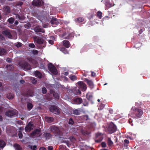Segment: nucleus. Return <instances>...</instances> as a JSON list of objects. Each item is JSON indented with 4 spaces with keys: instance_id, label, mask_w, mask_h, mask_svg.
Wrapping results in <instances>:
<instances>
[{
    "instance_id": "obj_1",
    "label": "nucleus",
    "mask_w": 150,
    "mask_h": 150,
    "mask_svg": "<svg viewBox=\"0 0 150 150\" xmlns=\"http://www.w3.org/2000/svg\"><path fill=\"white\" fill-rule=\"evenodd\" d=\"M48 68L52 74L56 75L57 74V71L56 68L51 63L48 64Z\"/></svg>"
},
{
    "instance_id": "obj_2",
    "label": "nucleus",
    "mask_w": 150,
    "mask_h": 150,
    "mask_svg": "<svg viewBox=\"0 0 150 150\" xmlns=\"http://www.w3.org/2000/svg\"><path fill=\"white\" fill-rule=\"evenodd\" d=\"M117 128L116 126L113 123L110 124L108 128V130L110 133H112L116 131Z\"/></svg>"
},
{
    "instance_id": "obj_3",
    "label": "nucleus",
    "mask_w": 150,
    "mask_h": 150,
    "mask_svg": "<svg viewBox=\"0 0 150 150\" xmlns=\"http://www.w3.org/2000/svg\"><path fill=\"white\" fill-rule=\"evenodd\" d=\"M59 20H57L54 17H52L50 21V23L52 26L53 27H54L59 23Z\"/></svg>"
},
{
    "instance_id": "obj_4",
    "label": "nucleus",
    "mask_w": 150,
    "mask_h": 150,
    "mask_svg": "<svg viewBox=\"0 0 150 150\" xmlns=\"http://www.w3.org/2000/svg\"><path fill=\"white\" fill-rule=\"evenodd\" d=\"M17 113V111L16 110H13L7 111L6 112L5 114L6 116L11 117L16 115Z\"/></svg>"
},
{
    "instance_id": "obj_5",
    "label": "nucleus",
    "mask_w": 150,
    "mask_h": 150,
    "mask_svg": "<svg viewBox=\"0 0 150 150\" xmlns=\"http://www.w3.org/2000/svg\"><path fill=\"white\" fill-rule=\"evenodd\" d=\"M60 36L62 39H68L73 36V34L71 33L69 34V33H65L61 35Z\"/></svg>"
},
{
    "instance_id": "obj_6",
    "label": "nucleus",
    "mask_w": 150,
    "mask_h": 150,
    "mask_svg": "<svg viewBox=\"0 0 150 150\" xmlns=\"http://www.w3.org/2000/svg\"><path fill=\"white\" fill-rule=\"evenodd\" d=\"M52 130L56 134V136H59L61 134L60 131L59 130L58 128L57 127L54 126H52L51 128Z\"/></svg>"
},
{
    "instance_id": "obj_7",
    "label": "nucleus",
    "mask_w": 150,
    "mask_h": 150,
    "mask_svg": "<svg viewBox=\"0 0 150 150\" xmlns=\"http://www.w3.org/2000/svg\"><path fill=\"white\" fill-rule=\"evenodd\" d=\"M43 3L42 0H34L32 2V4L34 6H40Z\"/></svg>"
},
{
    "instance_id": "obj_8",
    "label": "nucleus",
    "mask_w": 150,
    "mask_h": 150,
    "mask_svg": "<svg viewBox=\"0 0 150 150\" xmlns=\"http://www.w3.org/2000/svg\"><path fill=\"white\" fill-rule=\"evenodd\" d=\"M33 126L31 123L29 122L25 126V130L26 132H29L33 129Z\"/></svg>"
},
{
    "instance_id": "obj_9",
    "label": "nucleus",
    "mask_w": 150,
    "mask_h": 150,
    "mask_svg": "<svg viewBox=\"0 0 150 150\" xmlns=\"http://www.w3.org/2000/svg\"><path fill=\"white\" fill-rule=\"evenodd\" d=\"M19 65L22 68H24L25 69L30 70L31 69L30 66L26 62L23 63L22 65L21 64Z\"/></svg>"
},
{
    "instance_id": "obj_10",
    "label": "nucleus",
    "mask_w": 150,
    "mask_h": 150,
    "mask_svg": "<svg viewBox=\"0 0 150 150\" xmlns=\"http://www.w3.org/2000/svg\"><path fill=\"white\" fill-rule=\"evenodd\" d=\"M34 39L35 41L38 44H45V42H44L43 40L42 39H39L37 37H35Z\"/></svg>"
},
{
    "instance_id": "obj_11",
    "label": "nucleus",
    "mask_w": 150,
    "mask_h": 150,
    "mask_svg": "<svg viewBox=\"0 0 150 150\" xmlns=\"http://www.w3.org/2000/svg\"><path fill=\"white\" fill-rule=\"evenodd\" d=\"M77 83L79 86V87L81 88L83 91H85L86 89V85L83 82L80 81L78 82Z\"/></svg>"
},
{
    "instance_id": "obj_12",
    "label": "nucleus",
    "mask_w": 150,
    "mask_h": 150,
    "mask_svg": "<svg viewBox=\"0 0 150 150\" xmlns=\"http://www.w3.org/2000/svg\"><path fill=\"white\" fill-rule=\"evenodd\" d=\"M40 131L38 129H37L34 130L33 132L31 134L32 136H40Z\"/></svg>"
},
{
    "instance_id": "obj_13",
    "label": "nucleus",
    "mask_w": 150,
    "mask_h": 150,
    "mask_svg": "<svg viewBox=\"0 0 150 150\" xmlns=\"http://www.w3.org/2000/svg\"><path fill=\"white\" fill-rule=\"evenodd\" d=\"M48 15H46L45 17L41 16L39 19L42 22H46L48 20Z\"/></svg>"
},
{
    "instance_id": "obj_14",
    "label": "nucleus",
    "mask_w": 150,
    "mask_h": 150,
    "mask_svg": "<svg viewBox=\"0 0 150 150\" xmlns=\"http://www.w3.org/2000/svg\"><path fill=\"white\" fill-rule=\"evenodd\" d=\"M34 30L35 32H41L42 33H44L45 31L42 28H41L39 26H37L34 28Z\"/></svg>"
},
{
    "instance_id": "obj_15",
    "label": "nucleus",
    "mask_w": 150,
    "mask_h": 150,
    "mask_svg": "<svg viewBox=\"0 0 150 150\" xmlns=\"http://www.w3.org/2000/svg\"><path fill=\"white\" fill-rule=\"evenodd\" d=\"M82 102V100L81 98H77L74 100V103L76 104H80Z\"/></svg>"
},
{
    "instance_id": "obj_16",
    "label": "nucleus",
    "mask_w": 150,
    "mask_h": 150,
    "mask_svg": "<svg viewBox=\"0 0 150 150\" xmlns=\"http://www.w3.org/2000/svg\"><path fill=\"white\" fill-rule=\"evenodd\" d=\"M2 33L3 35H6V37L9 38H11V35L10 34V32L8 30H4L3 31Z\"/></svg>"
},
{
    "instance_id": "obj_17",
    "label": "nucleus",
    "mask_w": 150,
    "mask_h": 150,
    "mask_svg": "<svg viewBox=\"0 0 150 150\" xmlns=\"http://www.w3.org/2000/svg\"><path fill=\"white\" fill-rule=\"evenodd\" d=\"M50 92L51 94H53V95L55 98L56 99H59V96L57 93L55 92V91L52 90H51Z\"/></svg>"
},
{
    "instance_id": "obj_18",
    "label": "nucleus",
    "mask_w": 150,
    "mask_h": 150,
    "mask_svg": "<svg viewBox=\"0 0 150 150\" xmlns=\"http://www.w3.org/2000/svg\"><path fill=\"white\" fill-rule=\"evenodd\" d=\"M96 136L97 138H100V139L97 140H96V142H100L102 140V139L101 138L102 137V134L100 133H98L96 134Z\"/></svg>"
},
{
    "instance_id": "obj_19",
    "label": "nucleus",
    "mask_w": 150,
    "mask_h": 150,
    "mask_svg": "<svg viewBox=\"0 0 150 150\" xmlns=\"http://www.w3.org/2000/svg\"><path fill=\"white\" fill-rule=\"evenodd\" d=\"M64 45L67 48H69L70 46V44L69 41L64 40L63 41Z\"/></svg>"
},
{
    "instance_id": "obj_20",
    "label": "nucleus",
    "mask_w": 150,
    "mask_h": 150,
    "mask_svg": "<svg viewBox=\"0 0 150 150\" xmlns=\"http://www.w3.org/2000/svg\"><path fill=\"white\" fill-rule=\"evenodd\" d=\"M55 39L54 37L52 36L50 38V39L48 40V41L49 44L52 45L54 44V41Z\"/></svg>"
},
{
    "instance_id": "obj_21",
    "label": "nucleus",
    "mask_w": 150,
    "mask_h": 150,
    "mask_svg": "<svg viewBox=\"0 0 150 150\" xmlns=\"http://www.w3.org/2000/svg\"><path fill=\"white\" fill-rule=\"evenodd\" d=\"M45 119L46 121L49 122H52L54 120L53 118L50 117H45Z\"/></svg>"
},
{
    "instance_id": "obj_22",
    "label": "nucleus",
    "mask_w": 150,
    "mask_h": 150,
    "mask_svg": "<svg viewBox=\"0 0 150 150\" xmlns=\"http://www.w3.org/2000/svg\"><path fill=\"white\" fill-rule=\"evenodd\" d=\"M6 53V50L3 48H0V56H2Z\"/></svg>"
},
{
    "instance_id": "obj_23",
    "label": "nucleus",
    "mask_w": 150,
    "mask_h": 150,
    "mask_svg": "<svg viewBox=\"0 0 150 150\" xmlns=\"http://www.w3.org/2000/svg\"><path fill=\"white\" fill-rule=\"evenodd\" d=\"M34 74L35 76L39 78H41L42 77L41 74L38 71H35L34 73Z\"/></svg>"
},
{
    "instance_id": "obj_24",
    "label": "nucleus",
    "mask_w": 150,
    "mask_h": 150,
    "mask_svg": "<svg viewBox=\"0 0 150 150\" xmlns=\"http://www.w3.org/2000/svg\"><path fill=\"white\" fill-rule=\"evenodd\" d=\"M86 81L91 88H93V83L91 81L88 80V79H86Z\"/></svg>"
},
{
    "instance_id": "obj_25",
    "label": "nucleus",
    "mask_w": 150,
    "mask_h": 150,
    "mask_svg": "<svg viewBox=\"0 0 150 150\" xmlns=\"http://www.w3.org/2000/svg\"><path fill=\"white\" fill-rule=\"evenodd\" d=\"M5 145L6 144L3 141L0 139V147L3 148Z\"/></svg>"
},
{
    "instance_id": "obj_26",
    "label": "nucleus",
    "mask_w": 150,
    "mask_h": 150,
    "mask_svg": "<svg viewBox=\"0 0 150 150\" xmlns=\"http://www.w3.org/2000/svg\"><path fill=\"white\" fill-rule=\"evenodd\" d=\"M69 78L72 81H74L76 79V76H75L72 75H70Z\"/></svg>"
},
{
    "instance_id": "obj_27",
    "label": "nucleus",
    "mask_w": 150,
    "mask_h": 150,
    "mask_svg": "<svg viewBox=\"0 0 150 150\" xmlns=\"http://www.w3.org/2000/svg\"><path fill=\"white\" fill-rule=\"evenodd\" d=\"M83 21V19L81 17H79L76 19L75 21L78 23H81Z\"/></svg>"
},
{
    "instance_id": "obj_28",
    "label": "nucleus",
    "mask_w": 150,
    "mask_h": 150,
    "mask_svg": "<svg viewBox=\"0 0 150 150\" xmlns=\"http://www.w3.org/2000/svg\"><path fill=\"white\" fill-rule=\"evenodd\" d=\"M4 11L6 13H9L10 12V8L9 7H6L4 8Z\"/></svg>"
},
{
    "instance_id": "obj_29",
    "label": "nucleus",
    "mask_w": 150,
    "mask_h": 150,
    "mask_svg": "<svg viewBox=\"0 0 150 150\" xmlns=\"http://www.w3.org/2000/svg\"><path fill=\"white\" fill-rule=\"evenodd\" d=\"M60 112V110L57 107L55 108V109L53 112L55 114H58Z\"/></svg>"
},
{
    "instance_id": "obj_30",
    "label": "nucleus",
    "mask_w": 150,
    "mask_h": 150,
    "mask_svg": "<svg viewBox=\"0 0 150 150\" xmlns=\"http://www.w3.org/2000/svg\"><path fill=\"white\" fill-rule=\"evenodd\" d=\"M27 107L28 109L29 110H30L33 107V105L31 103H28L27 105Z\"/></svg>"
},
{
    "instance_id": "obj_31",
    "label": "nucleus",
    "mask_w": 150,
    "mask_h": 150,
    "mask_svg": "<svg viewBox=\"0 0 150 150\" xmlns=\"http://www.w3.org/2000/svg\"><path fill=\"white\" fill-rule=\"evenodd\" d=\"M60 50L64 54H67L68 52V51L64 48V47L61 48Z\"/></svg>"
},
{
    "instance_id": "obj_32",
    "label": "nucleus",
    "mask_w": 150,
    "mask_h": 150,
    "mask_svg": "<svg viewBox=\"0 0 150 150\" xmlns=\"http://www.w3.org/2000/svg\"><path fill=\"white\" fill-rule=\"evenodd\" d=\"M14 147L15 148L18 150H20L21 149V148L20 146L17 144H14Z\"/></svg>"
},
{
    "instance_id": "obj_33",
    "label": "nucleus",
    "mask_w": 150,
    "mask_h": 150,
    "mask_svg": "<svg viewBox=\"0 0 150 150\" xmlns=\"http://www.w3.org/2000/svg\"><path fill=\"white\" fill-rule=\"evenodd\" d=\"M8 21L10 24H12L14 21V19L12 18H11L8 20Z\"/></svg>"
},
{
    "instance_id": "obj_34",
    "label": "nucleus",
    "mask_w": 150,
    "mask_h": 150,
    "mask_svg": "<svg viewBox=\"0 0 150 150\" xmlns=\"http://www.w3.org/2000/svg\"><path fill=\"white\" fill-rule=\"evenodd\" d=\"M31 62L34 65V67H33V68H35L37 66V62L35 60H33L31 61Z\"/></svg>"
},
{
    "instance_id": "obj_35",
    "label": "nucleus",
    "mask_w": 150,
    "mask_h": 150,
    "mask_svg": "<svg viewBox=\"0 0 150 150\" xmlns=\"http://www.w3.org/2000/svg\"><path fill=\"white\" fill-rule=\"evenodd\" d=\"M7 97L8 99H11L13 98V96L12 94H8L7 95Z\"/></svg>"
},
{
    "instance_id": "obj_36",
    "label": "nucleus",
    "mask_w": 150,
    "mask_h": 150,
    "mask_svg": "<svg viewBox=\"0 0 150 150\" xmlns=\"http://www.w3.org/2000/svg\"><path fill=\"white\" fill-rule=\"evenodd\" d=\"M56 107L55 106H51L50 108V110L51 112H53L54 110L55 109Z\"/></svg>"
},
{
    "instance_id": "obj_37",
    "label": "nucleus",
    "mask_w": 150,
    "mask_h": 150,
    "mask_svg": "<svg viewBox=\"0 0 150 150\" xmlns=\"http://www.w3.org/2000/svg\"><path fill=\"white\" fill-rule=\"evenodd\" d=\"M97 16L100 18H101L102 17V13L100 11H98L97 13Z\"/></svg>"
},
{
    "instance_id": "obj_38",
    "label": "nucleus",
    "mask_w": 150,
    "mask_h": 150,
    "mask_svg": "<svg viewBox=\"0 0 150 150\" xmlns=\"http://www.w3.org/2000/svg\"><path fill=\"white\" fill-rule=\"evenodd\" d=\"M86 97L87 99L90 100L92 98V96L89 94H87L86 95Z\"/></svg>"
},
{
    "instance_id": "obj_39",
    "label": "nucleus",
    "mask_w": 150,
    "mask_h": 150,
    "mask_svg": "<svg viewBox=\"0 0 150 150\" xmlns=\"http://www.w3.org/2000/svg\"><path fill=\"white\" fill-rule=\"evenodd\" d=\"M73 113L75 115H78L79 114L80 112L79 110H75L73 111Z\"/></svg>"
},
{
    "instance_id": "obj_40",
    "label": "nucleus",
    "mask_w": 150,
    "mask_h": 150,
    "mask_svg": "<svg viewBox=\"0 0 150 150\" xmlns=\"http://www.w3.org/2000/svg\"><path fill=\"white\" fill-rule=\"evenodd\" d=\"M132 110H135V112H137V113H139V110H138V109H137V108H135V107H133L132 109H131Z\"/></svg>"
},
{
    "instance_id": "obj_41",
    "label": "nucleus",
    "mask_w": 150,
    "mask_h": 150,
    "mask_svg": "<svg viewBox=\"0 0 150 150\" xmlns=\"http://www.w3.org/2000/svg\"><path fill=\"white\" fill-rule=\"evenodd\" d=\"M31 80L32 83L33 84H35L36 82V79L34 78H31Z\"/></svg>"
},
{
    "instance_id": "obj_42",
    "label": "nucleus",
    "mask_w": 150,
    "mask_h": 150,
    "mask_svg": "<svg viewBox=\"0 0 150 150\" xmlns=\"http://www.w3.org/2000/svg\"><path fill=\"white\" fill-rule=\"evenodd\" d=\"M30 148L33 150H35L36 149V146H30Z\"/></svg>"
},
{
    "instance_id": "obj_43",
    "label": "nucleus",
    "mask_w": 150,
    "mask_h": 150,
    "mask_svg": "<svg viewBox=\"0 0 150 150\" xmlns=\"http://www.w3.org/2000/svg\"><path fill=\"white\" fill-rule=\"evenodd\" d=\"M108 143L109 145H111L112 144L113 142L110 138H108Z\"/></svg>"
},
{
    "instance_id": "obj_44",
    "label": "nucleus",
    "mask_w": 150,
    "mask_h": 150,
    "mask_svg": "<svg viewBox=\"0 0 150 150\" xmlns=\"http://www.w3.org/2000/svg\"><path fill=\"white\" fill-rule=\"evenodd\" d=\"M47 90L45 88H43L42 89V92L43 93H45L46 92Z\"/></svg>"
},
{
    "instance_id": "obj_45",
    "label": "nucleus",
    "mask_w": 150,
    "mask_h": 150,
    "mask_svg": "<svg viewBox=\"0 0 150 150\" xmlns=\"http://www.w3.org/2000/svg\"><path fill=\"white\" fill-rule=\"evenodd\" d=\"M18 135L19 137V138H21L22 137L23 135L21 131H19L18 132Z\"/></svg>"
},
{
    "instance_id": "obj_46",
    "label": "nucleus",
    "mask_w": 150,
    "mask_h": 150,
    "mask_svg": "<svg viewBox=\"0 0 150 150\" xmlns=\"http://www.w3.org/2000/svg\"><path fill=\"white\" fill-rule=\"evenodd\" d=\"M29 47L31 48H34L35 47L34 44L33 43H30L29 45Z\"/></svg>"
},
{
    "instance_id": "obj_47",
    "label": "nucleus",
    "mask_w": 150,
    "mask_h": 150,
    "mask_svg": "<svg viewBox=\"0 0 150 150\" xmlns=\"http://www.w3.org/2000/svg\"><path fill=\"white\" fill-rule=\"evenodd\" d=\"M69 124H71L72 125L73 124L74 122H73L72 119H71V118L69 120Z\"/></svg>"
},
{
    "instance_id": "obj_48",
    "label": "nucleus",
    "mask_w": 150,
    "mask_h": 150,
    "mask_svg": "<svg viewBox=\"0 0 150 150\" xmlns=\"http://www.w3.org/2000/svg\"><path fill=\"white\" fill-rule=\"evenodd\" d=\"M136 48H139L140 47V43H137L134 46Z\"/></svg>"
},
{
    "instance_id": "obj_49",
    "label": "nucleus",
    "mask_w": 150,
    "mask_h": 150,
    "mask_svg": "<svg viewBox=\"0 0 150 150\" xmlns=\"http://www.w3.org/2000/svg\"><path fill=\"white\" fill-rule=\"evenodd\" d=\"M42 25L44 28H46L47 27L48 24V23H43Z\"/></svg>"
},
{
    "instance_id": "obj_50",
    "label": "nucleus",
    "mask_w": 150,
    "mask_h": 150,
    "mask_svg": "<svg viewBox=\"0 0 150 150\" xmlns=\"http://www.w3.org/2000/svg\"><path fill=\"white\" fill-rule=\"evenodd\" d=\"M33 53L34 54H36L38 53V51L36 50H33Z\"/></svg>"
},
{
    "instance_id": "obj_51",
    "label": "nucleus",
    "mask_w": 150,
    "mask_h": 150,
    "mask_svg": "<svg viewBox=\"0 0 150 150\" xmlns=\"http://www.w3.org/2000/svg\"><path fill=\"white\" fill-rule=\"evenodd\" d=\"M101 145L103 147H105L106 146V144L104 142H103L101 143Z\"/></svg>"
},
{
    "instance_id": "obj_52",
    "label": "nucleus",
    "mask_w": 150,
    "mask_h": 150,
    "mask_svg": "<svg viewBox=\"0 0 150 150\" xmlns=\"http://www.w3.org/2000/svg\"><path fill=\"white\" fill-rule=\"evenodd\" d=\"M16 45L17 47H20L21 46V43L20 42H18L17 44H16Z\"/></svg>"
},
{
    "instance_id": "obj_53",
    "label": "nucleus",
    "mask_w": 150,
    "mask_h": 150,
    "mask_svg": "<svg viewBox=\"0 0 150 150\" xmlns=\"http://www.w3.org/2000/svg\"><path fill=\"white\" fill-rule=\"evenodd\" d=\"M48 150H52L53 147L51 146H49L48 147Z\"/></svg>"
},
{
    "instance_id": "obj_54",
    "label": "nucleus",
    "mask_w": 150,
    "mask_h": 150,
    "mask_svg": "<svg viewBox=\"0 0 150 150\" xmlns=\"http://www.w3.org/2000/svg\"><path fill=\"white\" fill-rule=\"evenodd\" d=\"M124 141L126 144H128L129 143V141L127 139H125Z\"/></svg>"
},
{
    "instance_id": "obj_55",
    "label": "nucleus",
    "mask_w": 150,
    "mask_h": 150,
    "mask_svg": "<svg viewBox=\"0 0 150 150\" xmlns=\"http://www.w3.org/2000/svg\"><path fill=\"white\" fill-rule=\"evenodd\" d=\"M39 150H46V149L45 148L42 147Z\"/></svg>"
},
{
    "instance_id": "obj_56",
    "label": "nucleus",
    "mask_w": 150,
    "mask_h": 150,
    "mask_svg": "<svg viewBox=\"0 0 150 150\" xmlns=\"http://www.w3.org/2000/svg\"><path fill=\"white\" fill-rule=\"evenodd\" d=\"M95 75H96V74L95 73H94L93 72H92V74H91L92 76H95Z\"/></svg>"
},
{
    "instance_id": "obj_57",
    "label": "nucleus",
    "mask_w": 150,
    "mask_h": 150,
    "mask_svg": "<svg viewBox=\"0 0 150 150\" xmlns=\"http://www.w3.org/2000/svg\"><path fill=\"white\" fill-rule=\"evenodd\" d=\"M6 61L7 62H11V60L9 59H6Z\"/></svg>"
},
{
    "instance_id": "obj_58",
    "label": "nucleus",
    "mask_w": 150,
    "mask_h": 150,
    "mask_svg": "<svg viewBox=\"0 0 150 150\" xmlns=\"http://www.w3.org/2000/svg\"><path fill=\"white\" fill-rule=\"evenodd\" d=\"M24 81L23 80H21L20 81V83L21 84H23V83H24Z\"/></svg>"
},
{
    "instance_id": "obj_59",
    "label": "nucleus",
    "mask_w": 150,
    "mask_h": 150,
    "mask_svg": "<svg viewBox=\"0 0 150 150\" xmlns=\"http://www.w3.org/2000/svg\"><path fill=\"white\" fill-rule=\"evenodd\" d=\"M64 74L65 76H67L68 74V72H66L64 73Z\"/></svg>"
},
{
    "instance_id": "obj_60",
    "label": "nucleus",
    "mask_w": 150,
    "mask_h": 150,
    "mask_svg": "<svg viewBox=\"0 0 150 150\" xmlns=\"http://www.w3.org/2000/svg\"><path fill=\"white\" fill-rule=\"evenodd\" d=\"M16 18H19V19H20V20H21V19H21V18H20V17L18 15H17L16 16Z\"/></svg>"
},
{
    "instance_id": "obj_61",
    "label": "nucleus",
    "mask_w": 150,
    "mask_h": 150,
    "mask_svg": "<svg viewBox=\"0 0 150 150\" xmlns=\"http://www.w3.org/2000/svg\"><path fill=\"white\" fill-rule=\"evenodd\" d=\"M3 118L0 115V121H1L2 120Z\"/></svg>"
},
{
    "instance_id": "obj_62",
    "label": "nucleus",
    "mask_w": 150,
    "mask_h": 150,
    "mask_svg": "<svg viewBox=\"0 0 150 150\" xmlns=\"http://www.w3.org/2000/svg\"><path fill=\"white\" fill-rule=\"evenodd\" d=\"M18 23V22L17 21H16L14 23V24L16 25H17Z\"/></svg>"
},
{
    "instance_id": "obj_63",
    "label": "nucleus",
    "mask_w": 150,
    "mask_h": 150,
    "mask_svg": "<svg viewBox=\"0 0 150 150\" xmlns=\"http://www.w3.org/2000/svg\"><path fill=\"white\" fill-rule=\"evenodd\" d=\"M23 4V3L22 2H20L19 3V5H20V6L22 5Z\"/></svg>"
},
{
    "instance_id": "obj_64",
    "label": "nucleus",
    "mask_w": 150,
    "mask_h": 150,
    "mask_svg": "<svg viewBox=\"0 0 150 150\" xmlns=\"http://www.w3.org/2000/svg\"><path fill=\"white\" fill-rule=\"evenodd\" d=\"M78 93H79V94H80V93H81V92L80 91H79V90H78Z\"/></svg>"
}]
</instances>
